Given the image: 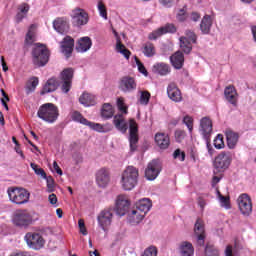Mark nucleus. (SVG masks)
I'll list each match as a JSON object with an SVG mask.
<instances>
[{"label": "nucleus", "mask_w": 256, "mask_h": 256, "mask_svg": "<svg viewBox=\"0 0 256 256\" xmlns=\"http://www.w3.org/2000/svg\"><path fill=\"white\" fill-rule=\"evenodd\" d=\"M139 183V169L134 166H128L121 173L120 185L124 191H133Z\"/></svg>", "instance_id": "obj_1"}, {"label": "nucleus", "mask_w": 256, "mask_h": 256, "mask_svg": "<svg viewBox=\"0 0 256 256\" xmlns=\"http://www.w3.org/2000/svg\"><path fill=\"white\" fill-rule=\"evenodd\" d=\"M37 117L46 123H55L59 119V108L53 103H46L40 106Z\"/></svg>", "instance_id": "obj_2"}, {"label": "nucleus", "mask_w": 256, "mask_h": 256, "mask_svg": "<svg viewBox=\"0 0 256 256\" xmlns=\"http://www.w3.org/2000/svg\"><path fill=\"white\" fill-rule=\"evenodd\" d=\"M7 194L9 201L15 205H25V203H29L31 197V193L25 188L9 187L7 189Z\"/></svg>", "instance_id": "obj_3"}, {"label": "nucleus", "mask_w": 256, "mask_h": 256, "mask_svg": "<svg viewBox=\"0 0 256 256\" xmlns=\"http://www.w3.org/2000/svg\"><path fill=\"white\" fill-rule=\"evenodd\" d=\"M33 63L36 67H45L49 63V50L47 47L40 45L34 48Z\"/></svg>", "instance_id": "obj_4"}, {"label": "nucleus", "mask_w": 256, "mask_h": 256, "mask_svg": "<svg viewBox=\"0 0 256 256\" xmlns=\"http://www.w3.org/2000/svg\"><path fill=\"white\" fill-rule=\"evenodd\" d=\"M231 161H233V154L231 151L224 150L221 151L214 160V167L219 169L220 171H225V169H229L231 165Z\"/></svg>", "instance_id": "obj_5"}, {"label": "nucleus", "mask_w": 256, "mask_h": 256, "mask_svg": "<svg viewBox=\"0 0 256 256\" xmlns=\"http://www.w3.org/2000/svg\"><path fill=\"white\" fill-rule=\"evenodd\" d=\"M72 25L74 27H83L89 23V13L83 8L76 7L72 10L71 15Z\"/></svg>", "instance_id": "obj_6"}, {"label": "nucleus", "mask_w": 256, "mask_h": 256, "mask_svg": "<svg viewBox=\"0 0 256 256\" xmlns=\"http://www.w3.org/2000/svg\"><path fill=\"white\" fill-rule=\"evenodd\" d=\"M97 221L99 227L103 231H107L111 227V223H113V208L102 210L97 216Z\"/></svg>", "instance_id": "obj_7"}, {"label": "nucleus", "mask_w": 256, "mask_h": 256, "mask_svg": "<svg viewBox=\"0 0 256 256\" xmlns=\"http://www.w3.org/2000/svg\"><path fill=\"white\" fill-rule=\"evenodd\" d=\"M239 211L245 217H249L253 213V202L249 194H241L237 199Z\"/></svg>", "instance_id": "obj_8"}, {"label": "nucleus", "mask_w": 256, "mask_h": 256, "mask_svg": "<svg viewBox=\"0 0 256 256\" xmlns=\"http://www.w3.org/2000/svg\"><path fill=\"white\" fill-rule=\"evenodd\" d=\"M186 37H180V47L184 53H191L193 46L191 43H197V35L191 30H186Z\"/></svg>", "instance_id": "obj_9"}, {"label": "nucleus", "mask_w": 256, "mask_h": 256, "mask_svg": "<svg viewBox=\"0 0 256 256\" xmlns=\"http://www.w3.org/2000/svg\"><path fill=\"white\" fill-rule=\"evenodd\" d=\"M12 221L17 227H27L33 223V217L27 210H21L14 214Z\"/></svg>", "instance_id": "obj_10"}, {"label": "nucleus", "mask_w": 256, "mask_h": 256, "mask_svg": "<svg viewBox=\"0 0 256 256\" xmlns=\"http://www.w3.org/2000/svg\"><path fill=\"white\" fill-rule=\"evenodd\" d=\"M159 173H161V162L159 160H152L145 170L146 179L148 181H155L159 177Z\"/></svg>", "instance_id": "obj_11"}, {"label": "nucleus", "mask_w": 256, "mask_h": 256, "mask_svg": "<svg viewBox=\"0 0 256 256\" xmlns=\"http://www.w3.org/2000/svg\"><path fill=\"white\" fill-rule=\"evenodd\" d=\"M25 241L31 249H41L45 245V240L39 233L29 232L25 235Z\"/></svg>", "instance_id": "obj_12"}, {"label": "nucleus", "mask_w": 256, "mask_h": 256, "mask_svg": "<svg viewBox=\"0 0 256 256\" xmlns=\"http://www.w3.org/2000/svg\"><path fill=\"white\" fill-rule=\"evenodd\" d=\"M199 131L205 141L211 139V135L213 134V122L209 117H204L200 120Z\"/></svg>", "instance_id": "obj_13"}, {"label": "nucleus", "mask_w": 256, "mask_h": 256, "mask_svg": "<svg viewBox=\"0 0 256 256\" xmlns=\"http://www.w3.org/2000/svg\"><path fill=\"white\" fill-rule=\"evenodd\" d=\"M129 133H130V149L131 151H135L137 149V143L139 141V128L137 127V122L135 119L129 120Z\"/></svg>", "instance_id": "obj_14"}, {"label": "nucleus", "mask_w": 256, "mask_h": 256, "mask_svg": "<svg viewBox=\"0 0 256 256\" xmlns=\"http://www.w3.org/2000/svg\"><path fill=\"white\" fill-rule=\"evenodd\" d=\"M60 79L63 81L62 91L63 93H69L71 91V81H73V68H66L60 74Z\"/></svg>", "instance_id": "obj_15"}, {"label": "nucleus", "mask_w": 256, "mask_h": 256, "mask_svg": "<svg viewBox=\"0 0 256 256\" xmlns=\"http://www.w3.org/2000/svg\"><path fill=\"white\" fill-rule=\"evenodd\" d=\"M119 89L123 93H131L137 89V83L133 77L124 76L119 81Z\"/></svg>", "instance_id": "obj_16"}, {"label": "nucleus", "mask_w": 256, "mask_h": 256, "mask_svg": "<svg viewBox=\"0 0 256 256\" xmlns=\"http://www.w3.org/2000/svg\"><path fill=\"white\" fill-rule=\"evenodd\" d=\"M111 182V172L107 168H100L96 172V183L100 187H107Z\"/></svg>", "instance_id": "obj_17"}, {"label": "nucleus", "mask_w": 256, "mask_h": 256, "mask_svg": "<svg viewBox=\"0 0 256 256\" xmlns=\"http://www.w3.org/2000/svg\"><path fill=\"white\" fill-rule=\"evenodd\" d=\"M167 95L171 101H174V103H181V101H183V94H181V90L175 83H170L168 85Z\"/></svg>", "instance_id": "obj_18"}, {"label": "nucleus", "mask_w": 256, "mask_h": 256, "mask_svg": "<svg viewBox=\"0 0 256 256\" xmlns=\"http://www.w3.org/2000/svg\"><path fill=\"white\" fill-rule=\"evenodd\" d=\"M194 233L197 237L198 245H205V222L201 219H197L194 225Z\"/></svg>", "instance_id": "obj_19"}, {"label": "nucleus", "mask_w": 256, "mask_h": 256, "mask_svg": "<svg viewBox=\"0 0 256 256\" xmlns=\"http://www.w3.org/2000/svg\"><path fill=\"white\" fill-rule=\"evenodd\" d=\"M129 205L130 204L127 197L123 195L118 196L116 200V207H115L117 215H119L120 217H123V215H125V213L129 211Z\"/></svg>", "instance_id": "obj_20"}, {"label": "nucleus", "mask_w": 256, "mask_h": 256, "mask_svg": "<svg viewBox=\"0 0 256 256\" xmlns=\"http://www.w3.org/2000/svg\"><path fill=\"white\" fill-rule=\"evenodd\" d=\"M73 47H75V40H73L71 36H66L61 42V52L65 55V57H71Z\"/></svg>", "instance_id": "obj_21"}, {"label": "nucleus", "mask_w": 256, "mask_h": 256, "mask_svg": "<svg viewBox=\"0 0 256 256\" xmlns=\"http://www.w3.org/2000/svg\"><path fill=\"white\" fill-rule=\"evenodd\" d=\"M154 139L159 149H169V145H171L169 135H167L166 133L158 132L155 134Z\"/></svg>", "instance_id": "obj_22"}, {"label": "nucleus", "mask_w": 256, "mask_h": 256, "mask_svg": "<svg viewBox=\"0 0 256 256\" xmlns=\"http://www.w3.org/2000/svg\"><path fill=\"white\" fill-rule=\"evenodd\" d=\"M93 46V42L91 41V38L88 36L82 37L78 40L76 45V51L78 53H87L89 49Z\"/></svg>", "instance_id": "obj_23"}, {"label": "nucleus", "mask_w": 256, "mask_h": 256, "mask_svg": "<svg viewBox=\"0 0 256 256\" xmlns=\"http://www.w3.org/2000/svg\"><path fill=\"white\" fill-rule=\"evenodd\" d=\"M224 97L228 103H231V105H237V90L235 89V86H227L224 90Z\"/></svg>", "instance_id": "obj_24"}, {"label": "nucleus", "mask_w": 256, "mask_h": 256, "mask_svg": "<svg viewBox=\"0 0 256 256\" xmlns=\"http://www.w3.org/2000/svg\"><path fill=\"white\" fill-rule=\"evenodd\" d=\"M225 135L228 149H235L237 147V143H239V134L232 130H227Z\"/></svg>", "instance_id": "obj_25"}, {"label": "nucleus", "mask_w": 256, "mask_h": 256, "mask_svg": "<svg viewBox=\"0 0 256 256\" xmlns=\"http://www.w3.org/2000/svg\"><path fill=\"white\" fill-rule=\"evenodd\" d=\"M178 253L180 256H193L195 255V248L190 242L184 241L179 244Z\"/></svg>", "instance_id": "obj_26"}, {"label": "nucleus", "mask_w": 256, "mask_h": 256, "mask_svg": "<svg viewBox=\"0 0 256 256\" xmlns=\"http://www.w3.org/2000/svg\"><path fill=\"white\" fill-rule=\"evenodd\" d=\"M152 73L165 77V75H169V73H171V67L169 64H165L163 62L156 63L152 66Z\"/></svg>", "instance_id": "obj_27"}, {"label": "nucleus", "mask_w": 256, "mask_h": 256, "mask_svg": "<svg viewBox=\"0 0 256 256\" xmlns=\"http://www.w3.org/2000/svg\"><path fill=\"white\" fill-rule=\"evenodd\" d=\"M143 219H145V215L143 214V212H140L136 208L132 209L128 213V221L129 223H131V225H139V223H141Z\"/></svg>", "instance_id": "obj_28"}, {"label": "nucleus", "mask_w": 256, "mask_h": 256, "mask_svg": "<svg viewBox=\"0 0 256 256\" xmlns=\"http://www.w3.org/2000/svg\"><path fill=\"white\" fill-rule=\"evenodd\" d=\"M113 123L116 129H118V131H120L121 133H127V129H129V125L125 121V117H123L122 114L115 115Z\"/></svg>", "instance_id": "obj_29"}, {"label": "nucleus", "mask_w": 256, "mask_h": 256, "mask_svg": "<svg viewBox=\"0 0 256 256\" xmlns=\"http://www.w3.org/2000/svg\"><path fill=\"white\" fill-rule=\"evenodd\" d=\"M58 88H59V80H57V78H50L45 83L41 91V95H45L47 93H53V91H57Z\"/></svg>", "instance_id": "obj_30"}, {"label": "nucleus", "mask_w": 256, "mask_h": 256, "mask_svg": "<svg viewBox=\"0 0 256 256\" xmlns=\"http://www.w3.org/2000/svg\"><path fill=\"white\" fill-rule=\"evenodd\" d=\"M53 28L57 33H66V31H69V22L66 18H57L53 21Z\"/></svg>", "instance_id": "obj_31"}, {"label": "nucleus", "mask_w": 256, "mask_h": 256, "mask_svg": "<svg viewBox=\"0 0 256 256\" xmlns=\"http://www.w3.org/2000/svg\"><path fill=\"white\" fill-rule=\"evenodd\" d=\"M87 127H90L92 131H97V133H109L113 129V127L110 124H99L95 122H90L86 124Z\"/></svg>", "instance_id": "obj_32"}, {"label": "nucleus", "mask_w": 256, "mask_h": 256, "mask_svg": "<svg viewBox=\"0 0 256 256\" xmlns=\"http://www.w3.org/2000/svg\"><path fill=\"white\" fill-rule=\"evenodd\" d=\"M213 26V19L211 16L206 15L203 17L200 23V31L203 35H209L211 33V27Z\"/></svg>", "instance_id": "obj_33"}, {"label": "nucleus", "mask_w": 256, "mask_h": 256, "mask_svg": "<svg viewBox=\"0 0 256 256\" xmlns=\"http://www.w3.org/2000/svg\"><path fill=\"white\" fill-rule=\"evenodd\" d=\"M152 207L151 200L149 198H144L136 203V210L140 211L142 214L147 215Z\"/></svg>", "instance_id": "obj_34"}, {"label": "nucleus", "mask_w": 256, "mask_h": 256, "mask_svg": "<svg viewBox=\"0 0 256 256\" xmlns=\"http://www.w3.org/2000/svg\"><path fill=\"white\" fill-rule=\"evenodd\" d=\"M29 9L31 7L27 3H22L18 6V12L15 16L16 23H21L27 17V13H29Z\"/></svg>", "instance_id": "obj_35"}, {"label": "nucleus", "mask_w": 256, "mask_h": 256, "mask_svg": "<svg viewBox=\"0 0 256 256\" xmlns=\"http://www.w3.org/2000/svg\"><path fill=\"white\" fill-rule=\"evenodd\" d=\"M170 61L175 69H181L183 63H185V57L183 56V53L178 51L170 57Z\"/></svg>", "instance_id": "obj_36"}, {"label": "nucleus", "mask_w": 256, "mask_h": 256, "mask_svg": "<svg viewBox=\"0 0 256 256\" xmlns=\"http://www.w3.org/2000/svg\"><path fill=\"white\" fill-rule=\"evenodd\" d=\"M79 103L84 107H93L96 103L95 95L90 93H83L79 98Z\"/></svg>", "instance_id": "obj_37"}, {"label": "nucleus", "mask_w": 256, "mask_h": 256, "mask_svg": "<svg viewBox=\"0 0 256 256\" xmlns=\"http://www.w3.org/2000/svg\"><path fill=\"white\" fill-rule=\"evenodd\" d=\"M114 113H115V110H113V106L110 103H105L102 106L101 117H103V119H111Z\"/></svg>", "instance_id": "obj_38"}, {"label": "nucleus", "mask_w": 256, "mask_h": 256, "mask_svg": "<svg viewBox=\"0 0 256 256\" xmlns=\"http://www.w3.org/2000/svg\"><path fill=\"white\" fill-rule=\"evenodd\" d=\"M142 52L145 57H154L156 53L155 45H153L151 42H146L142 47Z\"/></svg>", "instance_id": "obj_39"}, {"label": "nucleus", "mask_w": 256, "mask_h": 256, "mask_svg": "<svg viewBox=\"0 0 256 256\" xmlns=\"http://www.w3.org/2000/svg\"><path fill=\"white\" fill-rule=\"evenodd\" d=\"M216 195L218 197L219 203L221 207H225V209H229L231 207L229 203V197L223 196L221 192L219 191V188H216Z\"/></svg>", "instance_id": "obj_40"}, {"label": "nucleus", "mask_w": 256, "mask_h": 256, "mask_svg": "<svg viewBox=\"0 0 256 256\" xmlns=\"http://www.w3.org/2000/svg\"><path fill=\"white\" fill-rule=\"evenodd\" d=\"M25 42L27 45H33V43H35V25L29 27Z\"/></svg>", "instance_id": "obj_41"}, {"label": "nucleus", "mask_w": 256, "mask_h": 256, "mask_svg": "<svg viewBox=\"0 0 256 256\" xmlns=\"http://www.w3.org/2000/svg\"><path fill=\"white\" fill-rule=\"evenodd\" d=\"M116 51L118 53H121L125 57V59H129L131 57V51H129L127 48H125V45L121 43V41H117L116 44Z\"/></svg>", "instance_id": "obj_42"}, {"label": "nucleus", "mask_w": 256, "mask_h": 256, "mask_svg": "<svg viewBox=\"0 0 256 256\" xmlns=\"http://www.w3.org/2000/svg\"><path fill=\"white\" fill-rule=\"evenodd\" d=\"M97 9L100 17L107 21L108 16H107V6H105V3L102 0H99L97 3Z\"/></svg>", "instance_id": "obj_43"}, {"label": "nucleus", "mask_w": 256, "mask_h": 256, "mask_svg": "<svg viewBox=\"0 0 256 256\" xmlns=\"http://www.w3.org/2000/svg\"><path fill=\"white\" fill-rule=\"evenodd\" d=\"M31 169L34 170L35 175L38 177H41L42 179H47V173H45V170L43 168L39 167V165L35 163L30 164Z\"/></svg>", "instance_id": "obj_44"}, {"label": "nucleus", "mask_w": 256, "mask_h": 256, "mask_svg": "<svg viewBox=\"0 0 256 256\" xmlns=\"http://www.w3.org/2000/svg\"><path fill=\"white\" fill-rule=\"evenodd\" d=\"M149 99H151V93L140 91V98L138 99L140 105H149Z\"/></svg>", "instance_id": "obj_45"}, {"label": "nucleus", "mask_w": 256, "mask_h": 256, "mask_svg": "<svg viewBox=\"0 0 256 256\" xmlns=\"http://www.w3.org/2000/svg\"><path fill=\"white\" fill-rule=\"evenodd\" d=\"M72 120L76 121L77 123H81L82 125H86L89 123V120H87L81 113L75 111L72 113Z\"/></svg>", "instance_id": "obj_46"}, {"label": "nucleus", "mask_w": 256, "mask_h": 256, "mask_svg": "<svg viewBox=\"0 0 256 256\" xmlns=\"http://www.w3.org/2000/svg\"><path fill=\"white\" fill-rule=\"evenodd\" d=\"M37 85H39V78H31L29 84L27 85V93H33V91L37 89Z\"/></svg>", "instance_id": "obj_47"}, {"label": "nucleus", "mask_w": 256, "mask_h": 256, "mask_svg": "<svg viewBox=\"0 0 256 256\" xmlns=\"http://www.w3.org/2000/svg\"><path fill=\"white\" fill-rule=\"evenodd\" d=\"M214 147L215 149H224L225 148V141H223V135L218 134L214 139Z\"/></svg>", "instance_id": "obj_48"}, {"label": "nucleus", "mask_w": 256, "mask_h": 256, "mask_svg": "<svg viewBox=\"0 0 256 256\" xmlns=\"http://www.w3.org/2000/svg\"><path fill=\"white\" fill-rule=\"evenodd\" d=\"M44 179L46 180V183H47L46 192L53 193V191H55V180L51 176H46V178Z\"/></svg>", "instance_id": "obj_49"}, {"label": "nucleus", "mask_w": 256, "mask_h": 256, "mask_svg": "<svg viewBox=\"0 0 256 256\" xmlns=\"http://www.w3.org/2000/svg\"><path fill=\"white\" fill-rule=\"evenodd\" d=\"M183 124L186 125L189 133H193V117L186 115L183 117Z\"/></svg>", "instance_id": "obj_50"}, {"label": "nucleus", "mask_w": 256, "mask_h": 256, "mask_svg": "<svg viewBox=\"0 0 256 256\" xmlns=\"http://www.w3.org/2000/svg\"><path fill=\"white\" fill-rule=\"evenodd\" d=\"M134 59H135L136 65L138 67L139 73H142V75L147 77V75H149V73L147 72V69L145 68V65L142 64L141 60H139V58H137V56H135Z\"/></svg>", "instance_id": "obj_51"}, {"label": "nucleus", "mask_w": 256, "mask_h": 256, "mask_svg": "<svg viewBox=\"0 0 256 256\" xmlns=\"http://www.w3.org/2000/svg\"><path fill=\"white\" fill-rule=\"evenodd\" d=\"M205 256H219V250L215 246H206Z\"/></svg>", "instance_id": "obj_52"}, {"label": "nucleus", "mask_w": 256, "mask_h": 256, "mask_svg": "<svg viewBox=\"0 0 256 256\" xmlns=\"http://www.w3.org/2000/svg\"><path fill=\"white\" fill-rule=\"evenodd\" d=\"M117 107L120 112H122L124 115H127V106L125 105V99L122 97L117 99Z\"/></svg>", "instance_id": "obj_53"}, {"label": "nucleus", "mask_w": 256, "mask_h": 256, "mask_svg": "<svg viewBox=\"0 0 256 256\" xmlns=\"http://www.w3.org/2000/svg\"><path fill=\"white\" fill-rule=\"evenodd\" d=\"M160 31H162L163 35H165V33H175L177 28L173 24H167L164 27H161Z\"/></svg>", "instance_id": "obj_54"}, {"label": "nucleus", "mask_w": 256, "mask_h": 256, "mask_svg": "<svg viewBox=\"0 0 256 256\" xmlns=\"http://www.w3.org/2000/svg\"><path fill=\"white\" fill-rule=\"evenodd\" d=\"M163 35V31H161V28L153 31L152 33L149 34L148 39L151 41H155V39H159Z\"/></svg>", "instance_id": "obj_55"}, {"label": "nucleus", "mask_w": 256, "mask_h": 256, "mask_svg": "<svg viewBox=\"0 0 256 256\" xmlns=\"http://www.w3.org/2000/svg\"><path fill=\"white\" fill-rule=\"evenodd\" d=\"M173 157L178 159V161H185V152L181 151V149H176L173 153Z\"/></svg>", "instance_id": "obj_56"}, {"label": "nucleus", "mask_w": 256, "mask_h": 256, "mask_svg": "<svg viewBox=\"0 0 256 256\" xmlns=\"http://www.w3.org/2000/svg\"><path fill=\"white\" fill-rule=\"evenodd\" d=\"M177 20L183 23V21H187V13L185 9H180L176 16Z\"/></svg>", "instance_id": "obj_57"}, {"label": "nucleus", "mask_w": 256, "mask_h": 256, "mask_svg": "<svg viewBox=\"0 0 256 256\" xmlns=\"http://www.w3.org/2000/svg\"><path fill=\"white\" fill-rule=\"evenodd\" d=\"M187 136V133H185V131L183 130H177L175 132V137H176V140L181 143V141H183V139H185V137Z\"/></svg>", "instance_id": "obj_58"}, {"label": "nucleus", "mask_w": 256, "mask_h": 256, "mask_svg": "<svg viewBox=\"0 0 256 256\" xmlns=\"http://www.w3.org/2000/svg\"><path fill=\"white\" fill-rule=\"evenodd\" d=\"M78 227L82 235H87V228L85 227V221H83V219L78 220Z\"/></svg>", "instance_id": "obj_59"}, {"label": "nucleus", "mask_w": 256, "mask_h": 256, "mask_svg": "<svg viewBox=\"0 0 256 256\" xmlns=\"http://www.w3.org/2000/svg\"><path fill=\"white\" fill-rule=\"evenodd\" d=\"M48 201H49V203H50V205H53V207H57V195H55V194H50L49 196H48Z\"/></svg>", "instance_id": "obj_60"}, {"label": "nucleus", "mask_w": 256, "mask_h": 256, "mask_svg": "<svg viewBox=\"0 0 256 256\" xmlns=\"http://www.w3.org/2000/svg\"><path fill=\"white\" fill-rule=\"evenodd\" d=\"M206 147L210 157H213V155H215V149H213V146H211V142H209V140H206Z\"/></svg>", "instance_id": "obj_61"}, {"label": "nucleus", "mask_w": 256, "mask_h": 256, "mask_svg": "<svg viewBox=\"0 0 256 256\" xmlns=\"http://www.w3.org/2000/svg\"><path fill=\"white\" fill-rule=\"evenodd\" d=\"M159 3L163 5V7H172L175 0H159Z\"/></svg>", "instance_id": "obj_62"}, {"label": "nucleus", "mask_w": 256, "mask_h": 256, "mask_svg": "<svg viewBox=\"0 0 256 256\" xmlns=\"http://www.w3.org/2000/svg\"><path fill=\"white\" fill-rule=\"evenodd\" d=\"M53 171H55L58 175H63V170H61L56 161L53 162Z\"/></svg>", "instance_id": "obj_63"}, {"label": "nucleus", "mask_w": 256, "mask_h": 256, "mask_svg": "<svg viewBox=\"0 0 256 256\" xmlns=\"http://www.w3.org/2000/svg\"><path fill=\"white\" fill-rule=\"evenodd\" d=\"M201 19V16L197 12H193L190 16V21L197 22Z\"/></svg>", "instance_id": "obj_64"}]
</instances>
